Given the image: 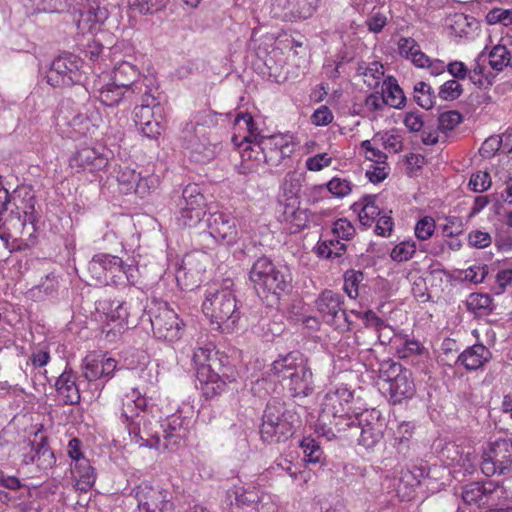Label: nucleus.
<instances>
[{"instance_id":"obj_49","label":"nucleus","mask_w":512,"mask_h":512,"mask_svg":"<svg viewBox=\"0 0 512 512\" xmlns=\"http://www.w3.org/2000/svg\"><path fill=\"white\" fill-rule=\"evenodd\" d=\"M381 144L375 135L370 140H364L360 144L361 153L370 163L386 162L387 155L381 150Z\"/></svg>"},{"instance_id":"obj_22","label":"nucleus","mask_w":512,"mask_h":512,"mask_svg":"<svg viewBox=\"0 0 512 512\" xmlns=\"http://www.w3.org/2000/svg\"><path fill=\"white\" fill-rule=\"evenodd\" d=\"M282 189L289 194L288 200L290 203L284 205L283 211L280 214V219L284 222L291 232H297L306 225L305 212L297 207L296 195L299 190L298 181L295 179L294 174H288L282 184Z\"/></svg>"},{"instance_id":"obj_25","label":"nucleus","mask_w":512,"mask_h":512,"mask_svg":"<svg viewBox=\"0 0 512 512\" xmlns=\"http://www.w3.org/2000/svg\"><path fill=\"white\" fill-rule=\"evenodd\" d=\"M83 376L90 382L109 381L117 368V361L105 353L93 352L83 360Z\"/></svg>"},{"instance_id":"obj_45","label":"nucleus","mask_w":512,"mask_h":512,"mask_svg":"<svg viewBox=\"0 0 512 512\" xmlns=\"http://www.w3.org/2000/svg\"><path fill=\"white\" fill-rule=\"evenodd\" d=\"M394 350L399 358L405 359L421 355L425 348L418 340L399 334L394 340Z\"/></svg>"},{"instance_id":"obj_32","label":"nucleus","mask_w":512,"mask_h":512,"mask_svg":"<svg viewBox=\"0 0 512 512\" xmlns=\"http://www.w3.org/2000/svg\"><path fill=\"white\" fill-rule=\"evenodd\" d=\"M226 494L231 504L233 503L232 498H234L235 505L239 507L255 505L258 511L264 508L265 499L270 500L271 498L259 485L254 483L243 486L234 485L227 490Z\"/></svg>"},{"instance_id":"obj_6","label":"nucleus","mask_w":512,"mask_h":512,"mask_svg":"<svg viewBox=\"0 0 512 512\" xmlns=\"http://www.w3.org/2000/svg\"><path fill=\"white\" fill-rule=\"evenodd\" d=\"M299 423L298 414L277 400L268 402L260 427L261 439L269 444L288 440Z\"/></svg>"},{"instance_id":"obj_3","label":"nucleus","mask_w":512,"mask_h":512,"mask_svg":"<svg viewBox=\"0 0 512 512\" xmlns=\"http://www.w3.org/2000/svg\"><path fill=\"white\" fill-rule=\"evenodd\" d=\"M231 141L239 149L243 173L257 172L267 164L258 126L250 114L236 116Z\"/></svg>"},{"instance_id":"obj_35","label":"nucleus","mask_w":512,"mask_h":512,"mask_svg":"<svg viewBox=\"0 0 512 512\" xmlns=\"http://www.w3.org/2000/svg\"><path fill=\"white\" fill-rule=\"evenodd\" d=\"M451 33L466 40L474 39L480 33V22L473 16L454 13L447 20Z\"/></svg>"},{"instance_id":"obj_47","label":"nucleus","mask_w":512,"mask_h":512,"mask_svg":"<svg viewBox=\"0 0 512 512\" xmlns=\"http://www.w3.org/2000/svg\"><path fill=\"white\" fill-rule=\"evenodd\" d=\"M113 177L118 184L119 190L122 193L128 194L134 192L139 173L128 165H119L115 168Z\"/></svg>"},{"instance_id":"obj_8","label":"nucleus","mask_w":512,"mask_h":512,"mask_svg":"<svg viewBox=\"0 0 512 512\" xmlns=\"http://www.w3.org/2000/svg\"><path fill=\"white\" fill-rule=\"evenodd\" d=\"M379 377L388 383V394L394 404L412 398L416 392L412 372L400 363L383 361L379 366Z\"/></svg>"},{"instance_id":"obj_53","label":"nucleus","mask_w":512,"mask_h":512,"mask_svg":"<svg viewBox=\"0 0 512 512\" xmlns=\"http://www.w3.org/2000/svg\"><path fill=\"white\" fill-rule=\"evenodd\" d=\"M489 25L500 24L502 30L512 29V8H493L485 16Z\"/></svg>"},{"instance_id":"obj_33","label":"nucleus","mask_w":512,"mask_h":512,"mask_svg":"<svg viewBox=\"0 0 512 512\" xmlns=\"http://www.w3.org/2000/svg\"><path fill=\"white\" fill-rule=\"evenodd\" d=\"M34 223V199L33 197H29V202L23 211V216H21L19 213L14 214L11 212L9 217L5 220L0 218V229L5 228V230L0 233V238L1 240L7 242L9 238H12L18 234H22L23 230L28 224L31 225L32 232H34Z\"/></svg>"},{"instance_id":"obj_9","label":"nucleus","mask_w":512,"mask_h":512,"mask_svg":"<svg viewBox=\"0 0 512 512\" xmlns=\"http://www.w3.org/2000/svg\"><path fill=\"white\" fill-rule=\"evenodd\" d=\"M512 467V439L490 441L482 451L480 468L487 477L505 475Z\"/></svg>"},{"instance_id":"obj_52","label":"nucleus","mask_w":512,"mask_h":512,"mask_svg":"<svg viewBox=\"0 0 512 512\" xmlns=\"http://www.w3.org/2000/svg\"><path fill=\"white\" fill-rule=\"evenodd\" d=\"M305 461L311 464L322 463L323 451L318 442L311 436L304 437L300 442Z\"/></svg>"},{"instance_id":"obj_2","label":"nucleus","mask_w":512,"mask_h":512,"mask_svg":"<svg viewBox=\"0 0 512 512\" xmlns=\"http://www.w3.org/2000/svg\"><path fill=\"white\" fill-rule=\"evenodd\" d=\"M354 392L347 385L330 389L321 401V409L314 430L318 436L332 440L337 433L354 424Z\"/></svg>"},{"instance_id":"obj_11","label":"nucleus","mask_w":512,"mask_h":512,"mask_svg":"<svg viewBox=\"0 0 512 512\" xmlns=\"http://www.w3.org/2000/svg\"><path fill=\"white\" fill-rule=\"evenodd\" d=\"M83 61L76 55L65 54L56 58L47 73V82L53 87L82 85L85 73Z\"/></svg>"},{"instance_id":"obj_29","label":"nucleus","mask_w":512,"mask_h":512,"mask_svg":"<svg viewBox=\"0 0 512 512\" xmlns=\"http://www.w3.org/2000/svg\"><path fill=\"white\" fill-rule=\"evenodd\" d=\"M208 228L213 238L227 245L236 243L239 236L237 219L230 213L223 211L210 214L208 218Z\"/></svg>"},{"instance_id":"obj_7","label":"nucleus","mask_w":512,"mask_h":512,"mask_svg":"<svg viewBox=\"0 0 512 512\" xmlns=\"http://www.w3.org/2000/svg\"><path fill=\"white\" fill-rule=\"evenodd\" d=\"M249 278L258 293L275 296L285 292L292 280L286 265L275 264L267 257H260L253 263Z\"/></svg>"},{"instance_id":"obj_24","label":"nucleus","mask_w":512,"mask_h":512,"mask_svg":"<svg viewBox=\"0 0 512 512\" xmlns=\"http://www.w3.org/2000/svg\"><path fill=\"white\" fill-rule=\"evenodd\" d=\"M263 149L270 167L279 166L285 159L291 157L295 150V141L292 134L279 133L268 137H261Z\"/></svg>"},{"instance_id":"obj_57","label":"nucleus","mask_w":512,"mask_h":512,"mask_svg":"<svg viewBox=\"0 0 512 512\" xmlns=\"http://www.w3.org/2000/svg\"><path fill=\"white\" fill-rule=\"evenodd\" d=\"M24 6L30 13L55 12L61 9V0H23Z\"/></svg>"},{"instance_id":"obj_34","label":"nucleus","mask_w":512,"mask_h":512,"mask_svg":"<svg viewBox=\"0 0 512 512\" xmlns=\"http://www.w3.org/2000/svg\"><path fill=\"white\" fill-rule=\"evenodd\" d=\"M196 369L200 388L206 398H213L225 391L227 379L216 373L211 366Z\"/></svg>"},{"instance_id":"obj_14","label":"nucleus","mask_w":512,"mask_h":512,"mask_svg":"<svg viewBox=\"0 0 512 512\" xmlns=\"http://www.w3.org/2000/svg\"><path fill=\"white\" fill-rule=\"evenodd\" d=\"M150 322L153 333L158 339L175 342L183 334L184 324L182 320L166 303H156L150 309Z\"/></svg>"},{"instance_id":"obj_62","label":"nucleus","mask_w":512,"mask_h":512,"mask_svg":"<svg viewBox=\"0 0 512 512\" xmlns=\"http://www.w3.org/2000/svg\"><path fill=\"white\" fill-rule=\"evenodd\" d=\"M414 99L416 103L424 108H432L434 101L431 93V87L425 82H418L414 86Z\"/></svg>"},{"instance_id":"obj_26","label":"nucleus","mask_w":512,"mask_h":512,"mask_svg":"<svg viewBox=\"0 0 512 512\" xmlns=\"http://www.w3.org/2000/svg\"><path fill=\"white\" fill-rule=\"evenodd\" d=\"M194 424V410L191 405H184L183 408L168 417L165 424V439L169 444L177 445L190 434Z\"/></svg>"},{"instance_id":"obj_48","label":"nucleus","mask_w":512,"mask_h":512,"mask_svg":"<svg viewBox=\"0 0 512 512\" xmlns=\"http://www.w3.org/2000/svg\"><path fill=\"white\" fill-rule=\"evenodd\" d=\"M118 269L111 268L109 275V284L119 285L126 280L129 284H134L137 279L138 269L134 265L125 264L120 258Z\"/></svg>"},{"instance_id":"obj_30","label":"nucleus","mask_w":512,"mask_h":512,"mask_svg":"<svg viewBox=\"0 0 512 512\" xmlns=\"http://www.w3.org/2000/svg\"><path fill=\"white\" fill-rule=\"evenodd\" d=\"M342 304V296L331 290L323 291L315 301V307L324 321L337 328L343 327L341 320H347Z\"/></svg>"},{"instance_id":"obj_63","label":"nucleus","mask_w":512,"mask_h":512,"mask_svg":"<svg viewBox=\"0 0 512 512\" xmlns=\"http://www.w3.org/2000/svg\"><path fill=\"white\" fill-rule=\"evenodd\" d=\"M214 356V346L212 344H206L194 350L192 359L197 368H202L203 366L212 367L211 362H215L213 359Z\"/></svg>"},{"instance_id":"obj_61","label":"nucleus","mask_w":512,"mask_h":512,"mask_svg":"<svg viewBox=\"0 0 512 512\" xmlns=\"http://www.w3.org/2000/svg\"><path fill=\"white\" fill-rule=\"evenodd\" d=\"M390 173V166L386 162L370 163L366 169L365 176L371 183L384 181Z\"/></svg>"},{"instance_id":"obj_4","label":"nucleus","mask_w":512,"mask_h":512,"mask_svg":"<svg viewBox=\"0 0 512 512\" xmlns=\"http://www.w3.org/2000/svg\"><path fill=\"white\" fill-rule=\"evenodd\" d=\"M270 375L282 382L293 397H306L314 391L313 373L301 353L279 356L271 364Z\"/></svg>"},{"instance_id":"obj_43","label":"nucleus","mask_w":512,"mask_h":512,"mask_svg":"<svg viewBox=\"0 0 512 512\" xmlns=\"http://www.w3.org/2000/svg\"><path fill=\"white\" fill-rule=\"evenodd\" d=\"M401 57L409 60L414 66H423L428 61V56L422 52L420 45L411 37H401L397 43Z\"/></svg>"},{"instance_id":"obj_39","label":"nucleus","mask_w":512,"mask_h":512,"mask_svg":"<svg viewBox=\"0 0 512 512\" xmlns=\"http://www.w3.org/2000/svg\"><path fill=\"white\" fill-rule=\"evenodd\" d=\"M58 396L65 404H76L80 400L76 376L72 371L64 370L55 383Z\"/></svg>"},{"instance_id":"obj_17","label":"nucleus","mask_w":512,"mask_h":512,"mask_svg":"<svg viewBox=\"0 0 512 512\" xmlns=\"http://www.w3.org/2000/svg\"><path fill=\"white\" fill-rule=\"evenodd\" d=\"M139 82L140 81L135 82L131 87L125 88L110 79L107 74L102 73L94 80L92 93L103 105L114 107L119 105L123 100L132 101L135 96V94H132V89L135 88L136 84Z\"/></svg>"},{"instance_id":"obj_38","label":"nucleus","mask_w":512,"mask_h":512,"mask_svg":"<svg viewBox=\"0 0 512 512\" xmlns=\"http://www.w3.org/2000/svg\"><path fill=\"white\" fill-rule=\"evenodd\" d=\"M491 358V352L483 344H475L466 348L457 359V362L469 371L482 368Z\"/></svg>"},{"instance_id":"obj_37","label":"nucleus","mask_w":512,"mask_h":512,"mask_svg":"<svg viewBox=\"0 0 512 512\" xmlns=\"http://www.w3.org/2000/svg\"><path fill=\"white\" fill-rule=\"evenodd\" d=\"M359 316L363 320L366 327L375 330L378 340L381 344H391V346L394 348V340L400 333H397L392 326L385 323L372 311L360 313Z\"/></svg>"},{"instance_id":"obj_16","label":"nucleus","mask_w":512,"mask_h":512,"mask_svg":"<svg viewBox=\"0 0 512 512\" xmlns=\"http://www.w3.org/2000/svg\"><path fill=\"white\" fill-rule=\"evenodd\" d=\"M443 464L452 468L456 473L471 474L477 464V456L469 445L457 442H446L439 451Z\"/></svg>"},{"instance_id":"obj_51","label":"nucleus","mask_w":512,"mask_h":512,"mask_svg":"<svg viewBox=\"0 0 512 512\" xmlns=\"http://www.w3.org/2000/svg\"><path fill=\"white\" fill-rule=\"evenodd\" d=\"M417 250L415 241L408 239L397 243L390 251V258L397 262L402 263L409 261L413 258Z\"/></svg>"},{"instance_id":"obj_15","label":"nucleus","mask_w":512,"mask_h":512,"mask_svg":"<svg viewBox=\"0 0 512 512\" xmlns=\"http://www.w3.org/2000/svg\"><path fill=\"white\" fill-rule=\"evenodd\" d=\"M139 512H174L173 493L159 484L142 482L136 491Z\"/></svg>"},{"instance_id":"obj_41","label":"nucleus","mask_w":512,"mask_h":512,"mask_svg":"<svg viewBox=\"0 0 512 512\" xmlns=\"http://www.w3.org/2000/svg\"><path fill=\"white\" fill-rule=\"evenodd\" d=\"M71 474L75 482V488L81 492L90 490L96 480L94 468L89 460H82L79 464H71Z\"/></svg>"},{"instance_id":"obj_42","label":"nucleus","mask_w":512,"mask_h":512,"mask_svg":"<svg viewBox=\"0 0 512 512\" xmlns=\"http://www.w3.org/2000/svg\"><path fill=\"white\" fill-rule=\"evenodd\" d=\"M511 498V493L500 483L494 481L486 482L484 507L496 512L504 509L503 506Z\"/></svg>"},{"instance_id":"obj_56","label":"nucleus","mask_w":512,"mask_h":512,"mask_svg":"<svg viewBox=\"0 0 512 512\" xmlns=\"http://www.w3.org/2000/svg\"><path fill=\"white\" fill-rule=\"evenodd\" d=\"M359 73L363 75L364 82L368 87H377L384 75L383 65L379 62H372L369 66H359Z\"/></svg>"},{"instance_id":"obj_36","label":"nucleus","mask_w":512,"mask_h":512,"mask_svg":"<svg viewBox=\"0 0 512 512\" xmlns=\"http://www.w3.org/2000/svg\"><path fill=\"white\" fill-rule=\"evenodd\" d=\"M120 258L110 254H97L89 262L88 270L99 284H109L111 268L118 269Z\"/></svg>"},{"instance_id":"obj_12","label":"nucleus","mask_w":512,"mask_h":512,"mask_svg":"<svg viewBox=\"0 0 512 512\" xmlns=\"http://www.w3.org/2000/svg\"><path fill=\"white\" fill-rule=\"evenodd\" d=\"M355 233V227L348 219H337L333 222L330 232L318 242L317 254L327 259L342 256L346 251V242L351 240Z\"/></svg>"},{"instance_id":"obj_21","label":"nucleus","mask_w":512,"mask_h":512,"mask_svg":"<svg viewBox=\"0 0 512 512\" xmlns=\"http://www.w3.org/2000/svg\"><path fill=\"white\" fill-rule=\"evenodd\" d=\"M354 424L347 429L360 431L359 444L367 449L373 448L383 436V424L379 412L375 410L354 414Z\"/></svg>"},{"instance_id":"obj_28","label":"nucleus","mask_w":512,"mask_h":512,"mask_svg":"<svg viewBox=\"0 0 512 512\" xmlns=\"http://www.w3.org/2000/svg\"><path fill=\"white\" fill-rule=\"evenodd\" d=\"M206 256L201 253L187 254L180 267L176 270L175 278L181 289H192L201 281L205 272L203 260Z\"/></svg>"},{"instance_id":"obj_50","label":"nucleus","mask_w":512,"mask_h":512,"mask_svg":"<svg viewBox=\"0 0 512 512\" xmlns=\"http://www.w3.org/2000/svg\"><path fill=\"white\" fill-rule=\"evenodd\" d=\"M486 482H473L466 485L462 492L463 501L467 504H475L484 507Z\"/></svg>"},{"instance_id":"obj_23","label":"nucleus","mask_w":512,"mask_h":512,"mask_svg":"<svg viewBox=\"0 0 512 512\" xmlns=\"http://www.w3.org/2000/svg\"><path fill=\"white\" fill-rule=\"evenodd\" d=\"M77 28L82 34H93L108 18V10L101 7L99 0H76Z\"/></svg>"},{"instance_id":"obj_46","label":"nucleus","mask_w":512,"mask_h":512,"mask_svg":"<svg viewBox=\"0 0 512 512\" xmlns=\"http://www.w3.org/2000/svg\"><path fill=\"white\" fill-rule=\"evenodd\" d=\"M382 95L385 104L392 108L401 109L405 104V95L393 77H389L383 82Z\"/></svg>"},{"instance_id":"obj_10","label":"nucleus","mask_w":512,"mask_h":512,"mask_svg":"<svg viewBox=\"0 0 512 512\" xmlns=\"http://www.w3.org/2000/svg\"><path fill=\"white\" fill-rule=\"evenodd\" d=\"M96 313L105 325L103 332L109 341H115L125 331L128 324L129 311L126 302L102 299L96 302Z\"/></svg>"},{"instance_id":"obj_18","label":"nucleus","mask_w":512,"mask_h":512,"mask_svg":"<svg viewBox=\"0 0 512 512\" xmlns=\"http://www.w3.org/2000/svg\"><path fill=\"white\" fill-rule=\"evenodd\" d=\"M179 222L187 227H196L206 215V202L196 184L187 185L182 193Z\"/></svg>"},{"instance_id":"obj_40","label":"nucleus","mask_w":512,"mask_h":512,"mask_svg":"<svg viewBox=\"0 0 512 512\" xmlns=\"http://www.w3.org/2000/svg\"><path fill=\"white\" fill-rule=\"evenodd\" d=\"M376 195H366L352 205V209L358 214L359 221L364 226H371L382 213Z\"/></svg>"},{"instance_id":"obj_54","label":"nucleus","mask_w":512,"mask_h":512,"mask_svg":"<svg viewBox=\"0 0 512 512\" xmlns=\"http://www.w3.org/2000/svg\"><path fill=\"white\" fill-rule=\"evenodd\" d=\"M511 60V54L508 48L500 43L495 45L489 53V65L493 70L502 71L507 67Z\"/></svg>"},{"instance_id":"obj_20","label":"nucleus","mask_w":512,"mask_h":512,"mask_svg":"<svg viewBox=\"0 0 512 512\" xmlns=\"http://www.w3.org/2000/svg\"><path fill=\"white\" fill-rule=\"evenodd\" d=\"M319 0H271L273 17L284 21L298 22L314 15Z\"/></svg>"},{"instance_id":"obj_44","label":"nucleus","mask_w":512,"mask_h":512,"mask_svg":"<svg viewBox=\"0 0 512 512\" xmlns=\"http://www.w3.org/2000/svg\"><path fill=\"white\" fill-rule=\"evenodd\" d=\"M148 80L151 87L152 80L146 76L140 77L137 67L130 62L122 61L114 67V77L112 80L119 83L123 87H131L135 82Z\"/></svg>"},{"instance_id":"obj_13","label":"nucleus","mask_w":512,"mask_h":512,"mask_svg":"<svg viewBox=\"0 0 512 512\" xmlns=\"http://www.w3.org/2000/svg\"><path fill=\"white\" fill-rule=\"evenodd\" d=\"M183 140L184 148L196 162H209L218 151V145L210 142L207 129L202 123H187L183 129Z\"/></svg>"},{"instance_id":"obj_60","label":"nucleus","mask_w":512,"mask_h":512,"mask_svg":"<svg viewBox=\"0 0 512 512\" xmlns=\"http://www.w3.org/2000/svg\"><path fill=\"white\" fill-rule=\"evenodd\" d=\"M375 137L381 146L389 152L397 153L402 150V138L393 131L377 133Z\"/></svg>"},{"instance_id":"obj_55","label":"nucleus","mask_w":512,"mask_h":512,"mask_svg":"<svg viewBox=\"0 0 512 512\" xmlns=\"http://www.w3.org/2000/svg\"><path fill=\"white\" fill-rule=\"evenodd\" d=\"M130 9L146 15L153 14L162 10L168 3V0H128Z\"/></svg>"},{"instance_id":"obj_64","label":"nucleus","mask_w":512,"mask_h":512,"mask_svg":"<svg viewBox=\"0 0 512 512\" xmlns=\"http://www.w3.org/2000/svg\"><path fill=\"white\" fill-rule=\"evenodd\" d=\"M326 187L335 197L343 198L351 193L353 184L345 178L333 177L326 184Z\"/></svg>"},{"instance_id":"obj_1","label":"nucleus","mask_w":512,"mask_h":512,"mask_svg":"<svg viewBox=\"0 0 512 512\" xmlns=\"http://www.w3.org/2000/svg\"><path fill=\"white\" fill-rule=\"evenodd\" d=\"M102 125V115L93 101L77 104L65 99L55 115L58 133L73 140L97 138Z\"/></svg>"},{"instance_id":"obj_27","label":"nucleus","mask_w":512,"mask_h":512,"mask_svg":"<svg viewBox=\"0 0 512 512\" xmlns=\"http://www.w3.org/2000/svg\"><path fill=\"white\" fill-rule=\"evenodd\" d=\"M135 94L133 102H140L134 108V121L137 126L155 119V110H160L159 103L152 93V88L148 84L147 79H143L135 88L132 89Z\"/></svg>"},{"instance_id":"obj_5","label":"nucleus","mask_w":512,"mask_h":512,"mask_svg":"<svg viewBox=\"0 0 512 512\" xmlns=\"http://www.w3.org/2000/svg\"><path fill=\"white\" fill-rule=\"evenodd\" d=\"M202 311L223 333L233 331L240 318L235 295L229 286H212L207 289Z\"/></svg>"},{"instance_id":"obj_59","label":"nucleus","mask_w":512,"mask_h":512,"mask_svg":"<svg viewBox=\"0 0 512 512\" xmlns=\"http://www.w3.org/2000/svg\"><path fill=\"white\" fill-rule=\"evenodd\" d=\"M364 275L360 271L349 270L344 275L343 289L351 299H356L359 295V284L363 281Z\"/></svg>"},{"instance_id":"obj_58","label":"nucleus","mask_w":512,"mask_h":512,"mask_svg":"<svg viewBox=\"0 0 512 512\" xmlns=\"http://www.w3.org/2000/svg\"><path fill=\"white\" fill-rule=\"evenodd\" d=\"M159 185L160 178L157 175L149 174L146 176H141L139 173V178L136 183L134 192L143 198L155 191Z\"/></svg>"},{"instance_id":"obj_19","label":"nucleus","mask_w":512,"mask_h":512,"mask_svg":"<svg viewBox=\"0 0 512 512\" xmlns=\"http://www.w3.org/2000/svg\"><path fill=\"white\" fill-rule=\"evenodd\" d=\"M147 406V398L137 388H132L122 398L121 417L127 424V430L131 437V440L135 443H140L143 437L140 435V422L136 419L140 413L145 410Z\"/></svg>"},{"instance_id":"obj_31","label":"nucleus","mask_w":512,"mask_h":512,"mask_svg":"<svg viewBox=\"0 0 512 512\" xmlns=\"http://www.w3.org/2000/svg\"><path fill=\"white\" fill-rule=\"evenodd\" d=\"M108 165V157L93 147H82L71 156L69 166L77 172L97 174Z\"/></svg>"}]
</instances>
